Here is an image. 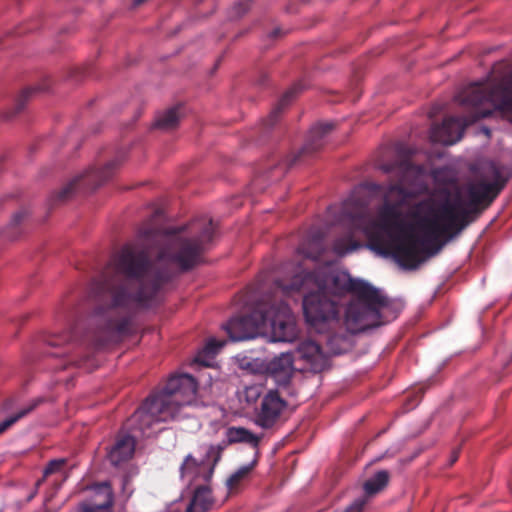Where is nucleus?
Returning <instances> with one entry per match:
<instances>
[{"label": "nucleus", "mask_w": 512, "mask_h": 512, "mask_svg": "<svg viewBox=\"0 0 512 512\" xmlns=\"http://www.w3.org/2000/svg\"><path fill=\"white\" fill-rule=\"evenodd\" d=\"M324 252V237L320 233L306 237L297 248V254L311 260H318Z\"/></svg>", "instance_id": "obj_16"}, {"label": "nucleus", "mask_w": 512, "mask_h": 512, "mask_svg": "<svg viewBox=\"0 0 512 512\" xmlns=\"http://www.w3.org/2000/svg\"><path fill=\"white\" fill-rule=\"evenodd\" d=\"M253 465H254V462H252L251 464H248V465H245V466H242L241 468H239L236 472H234L228 479H227V482H226V485L228 486L229 489H232L236 484H238V482L244 478L253 468Z\"/></svg>", "instance_id": "obj_27"}, {"label": "nucleus", "mask_w": 512, "mask_h": 512, "mask_svg": "<svg viewBox=\"0 0 512 512\" xmlns=\"http://www.w3.org/2000/svg\"><path fill=\"white\" fill-rule=\"evenodd\" d=\"M213 504L211 490L206 485H199L186 508V512H207Z\"/></svg>", "instance_id": "obj_17"}, {"label": "nucleus", "mask_w": 512, "mask_h": 512, "mask_svg": "<svg viewBox=\"0 0 512 512\" xmlns=\"http://www.w3.org/2000/svg\"><path fill=\"white\" fill-rule=\"evenodd\" d=\"M275 284L285 295L325 285L327 295L338 302L340 297L352 294L353 299L345 310V324L353 334L382 325L383 312L390 306L389 298L381 290L368 282L352 278L347 271L342 270L330 274L300 270L289 284L282 280H277Z\"/></svg>", "instance_id": "obj_3"}, {"label": "nucleus", "mask_w": 512, "mask_h": 512, "mask_svg": "<svg viewBox=\"0 0 512 512\" xmlns=\"http://www.w3.org/2000/svg\"><path fill=\"white\" fill-rule=\"evenodd\" d=\"M295 352L296 359L303 362L304 368L309 371L319 373L329 367V356L315 341L300 342Z\"/></svg>", "instance_id": "obj_10"}, {"label": "nucleus", "mask_w": 512, "mask_h": 512, "mask_svg": "<svg viewBox=\"0 0 512 512\" xmlns=\"http://www.w3.org/2000/svg\"><path fill=\"white\" fill-rule=\"evenodd\" d=\"M295 93H296L295 88H292V89L288 90L282 96V98L279 100L277 106L269 114V116H268V118L266 120L267 121V124H266L267 126H272L277 121L281 111L283 110V108L285 106H287L289 104V102L294 97Z\"/></svg>", "instance_id": "obj_23"}, {"label": "nucleus", "mask_w": 512, "mask_h": 512, "mask_svg": "<svg viewBox=\"0 0 512 512\" xmlns=\"http://www.w3.org/2000/svg\"><path fill=\"white\" fill-rule=\"evenodd\" d=\"M286 408V402L277 391L270 390L262 399L256 423L262 428H271Z\"/></svg>", "instance_id": "obj_11"}, {"label": "nucleus", "mask_w": 512, "mask_h": 512, "mask_svg": "<svg viewBox=\"0 0 512 512\" xmlns=\"http://www.w3.org/2000/svg\"><path fill=\"white\" fill-rule=\"evenodd\" d=\"M334 128L333 123H319L314 125L309 131V145L312 149L319 148L326 135Z\"/></svg>", "instance_id": "obj_22"}, {"label": "nucleus", "mask_w": 512, "mask_h": 512, "mask_svg": "<svg viewBox=\"0 0 512 512\" xmlns=\"http://www.w3.org/2000/svg\"><path fill=\"white\" fill-rule=\"evenodd\" d=\"M113 501L110 484L103 482L93 487V498L80 505V512H112Z\"/></svg>", "instance_id": "obj_12"}, {"label": "nucleus", "mask_w": 512, "mask_h": 512, "mask_svg": "<svg viewBox=\"0 0 512 512\" xmlns=\"http://www.w3.org/2000/svg\"><path fill=\"white\" fill-rule=\"evenodd\" d=\"M382 170H383L384 172H387V173H388V172H391V170H392V169H391V167H390L389 165H383V166H382Z\"/></svg>", "instance_id": "obj_37"}, {"label": "nucleus", "mask_w": 512, "mask_h": 512, "mask_svg": "<svg viewBox=\"0 0 512 512\" xmlns=\"http://www.w3.org/2000/svg\"><path fill=\"white\" fill-rule=\"evenodd\" d=\"M87 358H88V356H85V357L81 358L80 360H73L72 362L78 367H83L85 365Z\"/></svg>", "instance_id": "obj_33"}, {"label": "nucleus", "mask_w": 512, "mask_h": 512, "mask_svg": "<svg viewBox=\"0 0 512 512\" xmlns=\"http://www.w3.org/2000/svg\"><path fill=\"white\" fill-rule=\"evenodd\" d=\"M35 405H29L26 408L21 409L18 411L15 415H12L2 422H0V434L5 432L9 427H11L13 424H15L19 419L23 418L27 414H29L33 409Z\"/></svg>", "instance_id": "obj_26"}, {"label": "nucleus", "mask_w": 512, "mask_h": 512, "mask_svg": "<svg viewBox=\"0 0 512 512\" xmlns=\"http://www.w3.org/2000/svg\"><path fill=\"white\" fill-rule=\"evenodd\" d=\"M144 1H145V0H133V4H134L135 6H137V5L142 4Z\"/></svg>", "instance_id": "obj_38"}, {"label": "nucleus", "mask_w": 512, "mask_h": 512, "mask_svg": "<svg viewBox=\"0 0 512 512\" xmlns=\"http://www.w3.org/2000/svg\"><path fill=\"white\" fill-rule=\"evenodd\" d=\"M294 356L290 352L274 357L266 367L267 373L279 387L288 385L294 371Z\"/></svg>", "instance_id": "obj_13"}, {"label": "nucleus", "mask_w": 512, "mask_h": 512, "mask_svg": "<svg viewBox=\"0 0 512 512\" xmlns=\"http://www.w3.org/2000/svg\"><path fill=\"white\" fill-rule=\"evenodd\" d=\"M196 392L197 383L191 375L173 376L161 392L146 399L128 420L127 425L132 431L150 437L155 424L184 418L186 415L182 413V409L194 403Z\"/></svg>", "instance_id": "obj_5"}, {"label": "nucleus", "mask_w": 512, "mask_h": 512, "mask_svg": "<svg viewBox=\"0 0 512 512\" xmlns=\"http://www.w3.org/2000/svg\"><path fill=\"white\" fill-rule=\"evenodd\" d=\"M131 494H132V490H129V491L127 492V497H129Z\"/></svg>", "instance_id": "obj_40"}, {"label": "nucleus", "mask_w": 512, "mask_h": 512, "mask_svg": "<svg viewBox=\"0 0 512 512\" xmlns=\"http://www.w3.org/2000/svg\"><path fill=\"white\" fill-rule=\"evenodd\" d=\"M232 341L267 336L271 342H293L297 338L295 318L288 304L280 301L263 311L233 317L223 326Z\"/></svg>", "instance_id": "obj_6"}, {"label": "nucleus", "mask_w": 512, "mask_h": 512, "mask_svg": "<svg viewBox=\"0 0 512 512\" xmlns=\"http://www.w3.org/2000/svg\"><path fill=\"white\" fill-rule=\"evenodd\" d=\"M67 460L65 458L53 459L49 461L43 472V479L52 474H61L64 478L67 477V473L64 470Z\"/></svg>", "instance_id": "obj_25"}, {"label": "nucleus", "mask_w": 512, "mask_h": 512, "mask_svg": "<svg viewBox=\"0 0 512 512\" xmlns=\"http://www.w3.org/2000/svg\"><path fill=\"white\" fill-rule=\"evenodd\" d=\"M99 177V172L96 170L87 171L84 175L80 176V179H75V182H82L83 185H88Z\"/></svg>", "instance_id": "obj_29"}, {"label": "nucleus", "mask_w": 512, "mask_h": 512, "mask_svg": "<svg viewBox=\"0 0 512 512\" xmlns=\"http://www.w3.org/2000/svg\"><path fill=\"white\" fill-rule=\"evenodd\" d=\"M458 458V453L455 451L453 452L452 456H451V460H450V463L453 464Z\"/></svg>", "instance_id": "obj_36"}, {"label": "nucleus", "mask_w": 512, "mask_h": 512, "mask_svg": "<svg viewBox=\"0 0 512 512\" xmlns=\"http://www.w3.org/2000/svg\"><path fill=\"white\" fill-rule=\"evenodd\" d=\"M250 7V4L248 2H240L233 6L232 13L235 17L242 16Z\"/></svg>", "instance_id": "obj_31"}, {"label": "nucleus", "mask_w": 512, "mask_h": 512, "mask_svg": "<svg viewBox=\"0 0 512 512\" xmlns=\"http://www.w3.org/2000/svg\"><path fill=\"white\" fill-rule=\"evenodd\" d=\"M222 448L209 445L205 449V456L197 460L192 454H188L180 466L179 472L182 479L189 484L203 481L208 483L214 473V469L221 458Z\"/></svg>", "instance_id": "obj_8"}, {"label": "nucleus", "mask_w": 512, "mask_h": 512, "mask_svg": "<svg viewBox=\"0 0 512 512\" xmlns=\"http://www.w3.org/2000/svg\"><path fill=\"white\" fill-rule=\"evenodd\" d=\"M263 393V387L259 384L249 385L245 388L244 396L247 403H255Z\"/></svg>", "instance_id": "obj_28"}, {"label": "nucleus", "mask_w": 512, "mask_h": 512, "mask_svg": "<svg viewBox=\"0 0 512 512\" xmlns=\"http://www.w3.org/2000/svg\"><path fill=\"white\" fill-rule=\"evenodd\" d=\"M365 503L366 500L364 498H358L349 505L344 512H362Z\"/></svg>", "instance_id": "obj_30"}, {"label": "nucleus", "mask_w": 512, "mask_h": 512, "mask_svg": "<svg viewBox=\"0 0 512 512\" xmlns=\"http://www.w3.org/2000/svg\"><path fill=\"white\" fill-rule=\"evenodd\" d=\"M491 114L490 110L480 111L473 119L466 117H449L443 120L441 125H434L430 130V139L434 143L453 145L463 137L466 126L478 118H484Z\"/></svg>", "instance_id": "obj_9"}, {"label": "nucleus", "mask_w": 512, "mask_h": 512, "mask_svg": "<svg viewBox=\"0 0 512 512\" xmlns=\"http://www.w3.org/2000/svg\"><path fill=\"white\" fill-rule=\"evenodd\" d=\"M389 482V474L385 470L378 471L364 483V491L368 495H373L384 489Z\"/></svg>", "instance_id": "obj_21"}, {"label": "nucleus", "mask_w": 512, "mask_h": 512, "mask_svg": "<svg viewBox=\"0 0 512 512\" xmlns=\"http://www.w3.org/2000/svg\"><path fill=\"white\" fill-rule=\"evenodd\" d=\"M329 351L334 355H340L349 348L348 338L345 335L333 334L327 340Z\"/></svg>", "instance_id": "obj_24"}, {"label": "nucleus", "mask_w": 512, "mask_h": 512, "mask_svg": "<svg viewBox=\"0 0 512 512\" xmlns=\"http://www.w3.org/2000/svg\"><path fill=\"white\" fill-rule=\"evenodd\" d=\"M400 182L391 184L384 193V204L379 208L377 218H373L363 205L356 207L355 215H349L352 226L360 230L369 239L377 240L384 235L405 233L408 225H415L416 220L405 223L400 207L414 196V192L405 185H419L426 173L421 165L404 162L400 165Z\"/></svg>", "instance_id": "obj_4"}, {"label": "nucleus", "mask_w": 512, "mask_h": 512, "mask_svg": "<svg viewBox=\"0 0 512 512\" xmlns=\"http://www.w3.org/2000/svg\"><path fill=\"white\" fill-rule=\"evenodd\" d=\"M43 481V479L38 480L37 485H40V483Z\"/></svg>", "instance_id": "obj_41"}, {"label": "nucleus", "mask_w": 512, "mask_h": 512, "mask_svg": "<svg viewBox=\"0 0 512 512\" xmlns=\"http://www.w3.org/2000/svg\"><path fill=\"white\" fill-rule=\"evenodd\" d=\"M227 442L232 443H247L256 448L259 445V437L243 427H230L226 431Z\"/></svg>", "instance_id": "obj_18"}, {"label": "nucleus", "mask_w": 512, "mask_h": 512, "mask_svg": "<svg viewBox=\"0 0 512 512\" xmlns=\"http://www.w3.org/2000/svg\"><path fill=\"white\" fill-rule=\"evenodd\" d=\"M111 165H113V164H112V163H109V164L107 165V167L105 168V170H103V171L101 172V174H102V176H101V177H102V180H105V179H107V178L109 177L108 173H106V170H107V169H109Z\"/></svg>", "instance_id": "obj_35"}, {"label": "nucleus", "mask_w": 512, "mask_h": 512, "mask_svg": "<svg viewBox=\"0 0 512 512\" xmlns=\"http://www.w3.org/2000/svg\"><path fill=\"white\" fill-rule=\"evenodd\" d=\"M30 93H31V91H30V90H25V91H24V94H25V95L30 94Z\"/></svg>", "instance_id": "obj_39"}, {"label": "nucleus", "mask_w": 512, "mask_h": 512, "mask_svg": "<svg viewBox=\"0 0 512 512\" xmlns=\"http://www.w3.org/2000/svg\"><path fill=\"white\" fill-rule=\"evenodd\" d=\"M178 230H144L140 239L145 244L163 243L165 247L158 255V261L167 265L166 271H155L149 261V252L136 244H126L113 257L112 263L118 274L125 277L123 283L111 292L112 308L122 309L129 316L117 321L109 320L97 331L79 336L78 328L65 332L50 341L52 346L63 344L85 346L90 351L103 349L108 343L128 335L132 327V315L138 310L150 308L161 299V289L176 270L187 271L197 265L207 245L212 241L214 226L211 219L201 218L189 225L191 237L180 235Z\"/></svg>", "instance_id": "obj_1"}, {"label": "nucleus", "mask_w": 512, "mask_h": 512, "mask_svg": "<svg viewBox=\"0 0 512 512\" xmlns=\"http://www.w3.org/2000/svg\"><path fill=\"white\" fill-rule=\"evenodd\" d=\"M74 183H70L67 187H65L60 194L61 198H65L73 189Z\"/></svg>", "instance_id": "obj_32"}, {"label": "nucleus", "mask_w": 512, "mask_h": 512, "mask_svg": "<svg viewBox=\"0 0 512 512\" xmlns=\"http://www.w3.org/2000/svg\"><path fill=\"white\" fill-rule=\"evenodd\" d=\"M130 484V480L128 477H124V479L122 480V489H123V492H126L128 486Z\"/></svg>", "instance_id": "obj_34"}, {"label": "nucleus", "mask_w": 512, "mask_h": 512, "mask_svg": "<svg viewBox=\"0 0 512 512\" xmlns=\"http://www.w3.org/2000/svg\"><path fill=\"white\" fill-rule=\"evenodd\" d=\"M480 177V181L466 184L453 195L439 201L425 200L416 206L417 227L408 225L392 251L401 268L416 270L437 255L494 201L510 179L511 171L489 162L482 168Z\"/></svg>", "instance_id": "obj_2"}, {"label": "nucleus", "mask_w": 512, "mask_h": 512, "mask_svg": "<svg viewBox=\"0 0 512 512\" xmlns=\"http://www.w3.org/2000/svg\"><path fill=\"white\" fill-rule=\"evenodd\" d=\"M135 444L136 441L133 436L128 434L119 436L108 452L110 462L117 466L130 459L134 454Z\"/></svg>", "instance_id": "obj_15"}, {"label": "nucleus", "mask_w": 512, "mask_h": 512, "mask_svg": "<svg viewBox=\"0 0 512 512\" xmlns=\"http://www.w3.org/2000/svg\"><path fill=\"white\" fill-rule=\"evenodd\" d=\"M179 107H172L159 114L155 120V127L162 130H171L175 128L180 119Z\"/></svg>", "instance_id": "obj_20"}, {"label": "nucleus", "mask_w": 512, "mask_h": 512, "mask_svg": "<svg viewBox=\"0 0 512 512\" xmlns=\"http://www.w3.org/2000/svg\"><path fill=\"white\" fill-rule=\"evenodd\" d=\"M225 345V341H219L216 338H209L206 345L197 353L195 362L209 365L208 360L211 359Z\"/></svg>", "instance_id": "obj_19"}, {"label": "nucleus", "mask_w": 512, "mask_h": 512, "mask_svg": "<svg viewBox=\"0 0 512 512\" xmlns=\"http://www.w3.org/2000/svg\"><path fill=\"white\" fill-rule=\"evenodd\" d=\"M327 287L320 285L316 291L303 298V311L310 329L322 334L339 324L340 308L336 299L327 295Z\"/></svg>", "instance_id": "obj_7"}, {"label": "nucleus", "mask_w": 512, "mask_h": 512, "mask_svg": "<svg viewBox=\"0 0 512 512\" xmlns=\"http://www.w3.org/2000/svg\"><path fill=\"white\" fill-rule=\"evenodd\" d=\"M352 206H353V203L350 199L346 200L343 203V217H344L343 220L345 222H347L348 225H350L353 232H351L350 234H348L346 236L337 238L334 241L333 247H332L334 254H336L337 256H340V257L350 254L353 251H355L361 247V245L353 239V233L358 230L355 229L350 222L349 215H355V213H352L350 211Z\"/></svg>", "instance_id": "obj_14"}]
</instances>
